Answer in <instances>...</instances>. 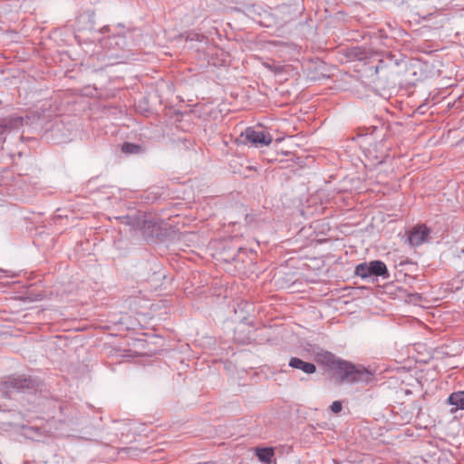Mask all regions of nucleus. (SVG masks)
I'll list each match as a JSON object with an SVG mask.
<instances>
[{"label": "nucleus", "mask_w": 464, "mask_h": 464, "mask_svg": "<svg viewBox=\"0 0 464 464\" xmlns=\"http://www.w3.org/2000/svg\"><path fill=\"white\" fill-rule=\"evenodd\" d=\"M24 119L20 116H13L0 119V134H3L5 130L19 129L23 126Z\"/></svg>", "instance_id": "423d86ee"}, {"label": "nucleus", "mask_w": 464, "mask_h": 464, "mask_svg": "<svg viewBox=\"0 0 464 464\" xmlns=\"http://www.w3.org/2000/svg\"><path fill=\"white\" fill-rule=\"evenodd\" d=\"M141 36L140 31L133 28L128 29L127 32L121 34V31L117 34L109 37L105 45L111 50V57L119 60V63H124L129 60L134 53V47L137 45L133 41L128 42L129 39Z\"/></svg>", "instance_id": "f257e3e1"}, {"label": "nucleus", "mask_w": 464, "mask_h": 464, "mask_svg": "<svg viewBox=\"0 0 464 464\" xmlns=\"http://www.w3.org/2000/svg\"><path fill=\"white\" fill-rule=\"evenodd\" d=\"M317 360L319 362L333 367L337 372L339 369V362H343L344 360L337 358L331 352H323L317 354Z\"/></svg>", "instance_id": "0eeeda50"}, {"label": "nucleus", "mask_w": 464, "mask_h": 464, "mask_svg": "<svg viewBox=\"0 0 464 464\" xmlns=\"http://www.w3.org/2000/svg\"><path fill=\"white\" fill-rule=\"evenodd\" d=\"M194 35L196 36V39H197V40H199V37H200V36H199V34H195Z\"/></svg>", "instance_id": "f3484780"}, {"label": "nucleus", "mask_w": 464, "mask_h": 464, "mask_svg": "<svg viewBox=\"0 0 464 464\" xmlns=\"http://www.w3.org/2000/svg\"><path fill=\"white\" fill-rule=\"evenodd\" d=\"M279 8L282 13L289 12L295 15L300 14L304 10L302 0H289V3L282 4Z\"/></svg>", "instance_id": "1a4fd4ad"}, {"label": "nucleus", "mask_w": 464, "mask_h": 464, "mask_svg": "<svg viewBox=\"0 0 464 464\" xmlns=\"http://www.w3.org/2000/svg\"><path fill=\"white\" fill-rule=\"evenodd\" d=\"M430 233V230L427 227L426 225H417L412 228L409 235V243L413 246H419L423 243L428 242Z\"/></svg>", "instance_id": "39448f33"}, {"label": "nucleus", "mask_w": 464, "mask_h": 464, "mask_svg": "<svg viewBox=\"0 0 464 464\" xmlns=\"http://www.w3.org/2000/svg\"><path fill=\"white\" fill-rule=\"evenodd\" d=\"M246 142L251 143L256 148L268 146L273 141L271 134L263 130H256L254 128L248 127L245 130Z\"/></svg>", "instance_id": "20e7f679"}, {"label": "nucleus", "mask_w": 464, "mask_h": 464, "mask_svg": "<svg viewBox=\"0 0 464 464\" xmlns=\"http://www.w3.org/2000/svg\"><path fill=\"white\" fill-rule=\"evenodd\" d=\"M33 380L31 378H17L14 380V385L19 389H29L33 386Z\"/></svg>", "instance_id": "4468645a"}, {"label": "nucleus", "mask_w": 464, "mask_h": 464, "mask_svg": "<svg viewBox=\"0 0 464 464\" xmlns=\"http://www.w3.org/2000/svg\"><path fill=\"white\" fill-rule=\"evenodd\" d=\"M288 364L290 367L301 370L307 374L314 373L316 371V366L314 363L304 362L297 357H292Z\"/></svg>", "instance_id": "6e6552de"}, {"label": "nucleus", "mask_w": 464, "mask_h": 464, "mask_svg": "<svg viewBox=\"0 0 464 464\" xmlns=\"http://www.w3.org/2000/svg\"><path fill=\"white\" fill-rule=\"evenodd\" d=\"M256 456L261 462L268 464L274 456V450L271 448L256 449Z\"/></svg>", "instance_id": "f8f14e48"}, {"label": "nucleus", "mask_w": 464, "mask_h": 464, "mask_svg": "<svg viewBox=\"0 0 464 464\" xmlns=\"http://www.w3.org/2000/svg\"><path fill=\"white\" fill-rule=\"evenodd\" d=\"M330 408L334 413H339L343 409L342 402L340 401H335L332 403Z\"/></svg>", "instance_id": "2eb2a0df"}, {"label": "nucleus", "mask_w": 464, "mask_h": 464, "mask_svg": "<svg viewBox=\"0 0 464 464\" xmlns=\"http://www.w3.org/2000/svg\"><path fill=\"white\" fill-rule=\"evenodd\" d=\"M354 275L362 279H371L373 277L388 279L390 277V273L385 263L381 260H372L358 264L354 268Z\"/></svg>", "instance_id": "7ed1b4c3"}, {"label": "nucleus", "mask_w": 464, "mask_h": 464, "mask_svg": "<svg viewBox=\"0 0 464 464\" xmlns=\"http://www.w3.org/2000/svg\"><path fill=\"white\" fill-rule=\"evenodd\" d=\"M398 65V63L393 60V56L389 54L385 60H380L379 63L375 66V72H386L389 69H392ZM384 76H388V73H384Z\"/></svg>", "instance_id": "9d476101"}, {"label": "nucleus", "mask_w": 464, "mask_h": 464, "mask_svg": "<svg viewBox=\"0 0 464 464\" xmlns=\"http://www.w3.org/2000/svg\"><path fill=\"white\" fill-rule=\"evenodd\" d=\"M341 382L345 383H368L372 378V372L361 364H353L348 361L339 362V369L336 372Z\"/></svg>", "instance_id": "f03ea898"}, {"label": "nucleus", "mask_w": 464, "mask_h": 464, "mask_svg": "<svg viewBox=\"0 0 464 464\" xmlns=\"http://www.w3.org/2000/svg\"><path fill=\"white\" fill-rule=\"evenodd\" d=\"M448 402L457 409L464 410V391L452 392L448 398Z\"/></svg>", "instance_id": "9b49d317"}, {"label": "nucleus", "mask_w": 464, "mask_h": 464, "mask_svg": "<svg viewBox=\"0 0 464 464\" xmlns=\"http://www.w3.org/2000/svg\"><path fill=\"white\" fill-rule=\"evenodd\" d=\"M267 67L270 70L274 71L276 73H279L280 72H282V69H283L282 66H279V65H277V66H270V65H268Z\"/></svg>", "instance_id": "dca6fc26"}, {"label": "nucleus", "mask_w": 464, "mask_h": 464, "mask_svg": "<svg viewBox=\"0 0 464 464\" xmlns=\"http://www.w3.org/2000/svg\"><path fill=\"white\" fill-rule=\"evenodd\" d=\"M121 151L125 154H139L142 151V148L138 144L124 142L121 145Z\"/></svg>", "instance_id": "ddd939ff"}]
</instances>
